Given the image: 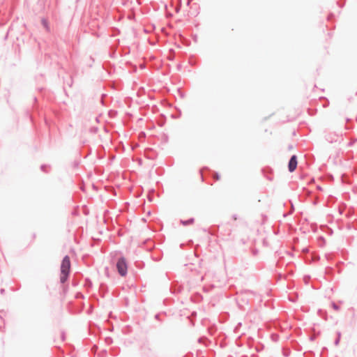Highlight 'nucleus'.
I'll return each instance as SVG.
<instances>
[{"instance_id":"2","label":"nucleus","mask_w":357,"mask_h":357,"mask_svg":"<svg viewBox=\"0 0 357 357\" xmlns=\"http://www.w3.org/2000/svg\"><path fill=\"white\" fill-rule=\"evenodd\" d=\"M116 268L118 270L119 273L121 276H125L127 273L128 265L126 261V259L122 257L120 258L116 264Z\"/></svg>"},{"instance_id":"3","label":"nucleus","mask_w":357,"mask_h":357,"mask_svg":"<svg viewBox=\"0 0 357 357\" xmlns=\"http://www.w3.org/2000/svg\"><path fill=\"white\" fill-rule=\"evenodd\" d=\"M297 164H298V162H297L296 156L293 155L289 162V165H288L289 171L290 172H294L296 169Z\"/></svg>"},{"instance_id":"4","label":"nucleus","mask_w":357,"mask_h":357,"mask_svg":"<svg viewBox=\"0 0 357 357\" xmlns=\"http://www.w3.org/2000/svg\"><path fill=\"white\" fill-rule=\"evenodd\" d=\"M333 307H334V309L338 310V307L335 303L333 304Z\"/></svg>"},{"instance_id":"1","label":"nucleus","mask_w":357,"mask_h":357,"mask_svg":"<svg viewBox=\"0 0 357 357\" xmlns=\"http://www.w3.org/2000/svg\"><path fill=\"white\" fill-rule=\"evenodd\" d=\"M70 258H69V257L66 256L63 258V259L61 262V265L60 280L62 283H63L66 280V279L68 276L69 272H70Z\"/></svg>"},{"instance_id":"5","label":"nucleus","mask_w":357,"mask_h":357,"mask_svg":"<svg viewBox=\"0 0 357 357\" xmlns=\"http://www.w3.org/2000/svg\"><path fill=\"white\" fill-rule=\"evenodd\" d=\"M192 221H193L192 220H189L188 222V223H191V222H192Z\"/></svg>"}]
</instances>
